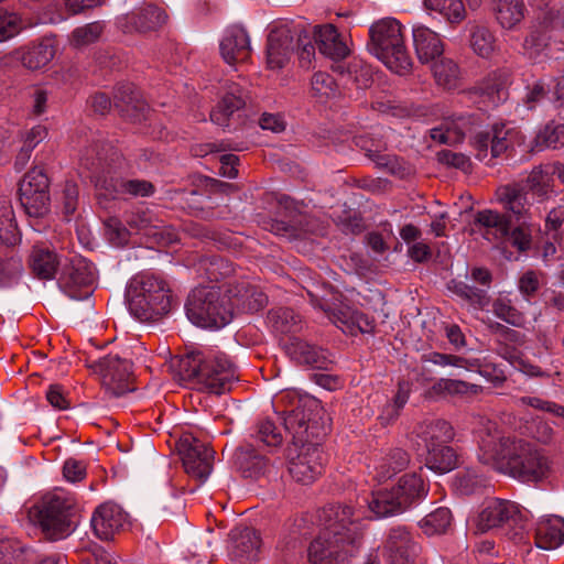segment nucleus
Listing matches in <instances>:
<instances>
[{
    "mask_svg": "<svg viewBox=\"0 0 564 564\" xmlns=\"http://www.w3.org/2000/svg\"><path fill=\"white\" fill-rule=\"evenodd\" d=\"M479 459L494 469L524 484H539L553 473V460L541 448L501 432L486 420L479 430Z\"/></svg>",
    "mask_w": 564,
    "mask_h": 564,
    "instance_id": "nucleus-1",
    "label": "nucleus"
},
{
    "mask_svg": "<svg viewBox=\"0 0 564 564\" xmlns=\"http://www.w3.org/2000/svg\"><path fill=\"white\" fill-rule=\"evenodd\" d=\"M321 530L310 544L311 564H344L362 543L365 524L361 513L346 505H328L318 512Z\"/></svg>",
    "mask_w": 564,
    "mask_h": 564,
    "instance_id": "nucleus-2",
    "label": "nucleus"
},
{
    "mask_svg": "<svg viewBox=\"0 0 564 564\" xmlns=\"http://www.w3.org/2000/svg\"><path fill=\"white\" fill-rule=\"evenodd\" d=\"M173 367L180 381L208 393H226L238 380L234 364L224 354L204 356L202 352H191L176 359Z\"/></svg>",
    "mask_w": 564,
    "mask_h": 564,
    "instance_id": "nucleus-3",
    "label": "nucleus"
},
{
    "mask_svg": "<svg viewBox=\"0 0 564 564\" xmlns=\"http://www.w3.org/2000/svg\"><path fill=\"white\" fill-rule=\"evenodd\" d=\"M124 299L129 312L141 322L158 321L172 308V292L167 282L151 273L130 279Z\"/></svg>",
    "mask_w": 564,
    "mask_h": 564,
    "instance_id": "nucleus-4",
    "label": "nucleus"
},
{
    "mask_svg": "<svg viewBox=\"0 0 564 564\" xmlns=\"http://www.w3.org/2000/svg\"><path fill=\"white\" fill-rule=\"evenodd\" d=\"M403 31L402 24L394 18L380 19L369 28L370 52L399 75H405L412 66Z\"/></svg>",
    "mask_w": 564,
    "mask_h": 564,
    "instance_id": "nucleus-5",
    "label": "nucleus"
},
{
    "mask_svg": "<svg viewBox=\"0 0 564 564\" xmlns=\"http://www.w3.org/2000/svg\"><path fill=\"white\" fill-rule=\"evenodd\" d=\"M30 517L51 540L66 538L77 527V511L74 500L63 491L45 495L31 509Z\"/></svg>",
    "mask_w": 564,
    "mask_h": 564,
    "instance_id": "nucleus-6",
    "label": "nucleus"
},
{
    "mask_svg": "<svg viewBox=\"0 0 564 564\" xmlns=\"http://www.w3.org/2000/svg\"><path fill=\"white\" fill-rule=\"evenodd\" d=\"M188 319L203 328H221L232 319V305L219 286L194 289L186 301Z\"/></svg>",
    "mask_w": 564,
    "mask_h": 564,
    "instance_id": "nucleus-7",
    "label": "nucleus"
},
{
    "mask_svg": "<svg viewBox=\"0 0 564 564\" xmlns=\"http://www.w3.org/2000/svg\"><path fill=\"white\" fill-rule=\"evenodd\" d=\"M322 408L315 399L292 398L289 409L282 411L283 425L292 435V445L315 443L326 435V427L319 423Z\"/></svg>",
    "mask_w": 564,
    "mask_h": 564,
    "instance_id": "nucleus-8",
    "label": "nucleus"
},
{
    "mask_svg": "<svg viewBox=\"0 0 564 564\" xmlns=\"http://www.w3.org/2000/svg\"><path fill=\"white\" fill-rule=\"evenodd\" d=\"M477 158L482 161L488 155L490 147L491 158H498L505 153L524 158L534 151L533 142H525V137L520 129L507 123L492 126L490 132L478 133L475 138Z\"/></svg>",
    "mask_w": 564,
    "mask_h": 564,
    "instance_id": "nucleus-9",
    "label": "nucleus"
},
{
    "mask_svg": "<svg viewBox=\"0 0 564 564\" xmlns=\"http://www.w3.org/2000/svg\"><path fill=\"white\" fill-rule=\"evenodd\" d=\"M383 137V129L376 128L372 132L355 135L352 141L382 172L401 176L412 174V166L408 162L395 155L382 153L387 145Z\"/></svg>",
    "mask_w": 564,
    "mask_h": 564,
    "instance_id": "nucleus-10",
    "label": "nucleus"
},
{
    "mask_svg": "<svg viewBox=\"0 0 564 564\" xmlns=\"http://www.w3.org/2000/svg\"><path fill=\"white\" fill-rule=\"evenodd\" d=\"M100 377L102 386L115 397L132 390V362L117 354H109L88 365Z\"/></svg>",
    "mask_w": 564,
    "mask_h": 564,
    "instance_id": "nucleus-11",
    "label": "nucleus"
},
{
    "mask_svg": "<svg viewBox=\"0 0 564 564\" xmlns=\"http://www.w3.org/2000/svg\"><path fill=\"white\" fill-rule=\"evenodd\" d=\"M95 281L96 269L85 258L75 256L63 263L59 285L70 299H88L93 293L91 288Z\"/></svg>",
    "mask_w": 564,
    "mask_h": 564,
    "instance_id": "nucleus-12",
    "label": "nucleus"
},
{
    "mask_svg": "<svg viewBox=\"0 0 564 564\" xmlns=\"http://www.w3.org/2000/svg\"><path fill=\"white\" fill-rule=\"evenodd\" d=\"M289 473L303 485H310L321 476L324 455L318 443H307L288 448Z\"/></svg>",
    "mask_w": 564,
    "mask_h": 564,
    "instance_id": "nucleus-13",
    "label": "nucleus"
},
{
    "mask_svg": "<svg viewBox=\"0 0 564 564\" xmlns=\"http://www.w3.org/2000/svg\"><path fill=\"white\" fill-rule=\"evenodd\" d=\"M178 452L186 474L205 481L213 469V448L193 436H185L180 442Z\"/></svg>",
    "mask_w": 564,
    "mask_h": 564,
    "instance_id": "nucleus-14",
    "label": "nucleus"
},
{
    "mask_svg": "<svg viewBox=\"0 0 564 564\" xmlns=\"http://www.w3.org/2000/svg\"><path fill=\"white\" fill-rule=\"evenodd\" d=\"M420 546L404 528L391 529L384 545L388 564H414Z\"/></svg>",
    "mask_w": 564,
    "mask_h": 564,
    "instance_id": "nucleus-15",
    "label": "nucleus"
},
{
    "mask_svg": "<svg viewBox=\"0 0 564 564\" xmlns=\"http://www.w3.org/2000/svg\"><path fill=\"white\" fill-rule=\"evenodd\" d=\"M294 26L281 24L274 28L268 36L267 64L270 69H281L290 61L294 48Z\"/></svg>",
    "mask_w": 564,
    "mask_h": 564,
    "instance_id": "nucleus-16",
    "label": "nucleus"
},
{
    "mask_svg": "<svg viewBox=\"0 0 564 564\" xmlns=\"http://www.w3.org/2000/svg\"><path fill=\"white\" fill-rule=\"evenodd\" d=\"M50 178H22L19 183L20 202L26 213L41 217L50 208Z\"/></svg>",
    "mask_w": 564,
    "mask_h": 564,
    "instance_id": "nucleus-17",
    "label": "nucleus"
},
{
    "mask_svg": "<svg viewBox=\"0 0 564 564\" xmlns=\"http://www.w3.org/2000/svg\"><path fill=\"white\" fill-rule=\"evenodd\" d=\"M520 517V509L516 502L503 499H491L486 502L485 508L478 516L477 529L479 532H487L491 529L517 522Z\"/></svg>",
    "mask_w": 564,
    "mask_h": 564,
    "instance_id": "nucleus-18",
    "label": "nucleus"
},
{
    "mask_svg": "<svg viewBox=\"0 0 564 564\" xmlns=\"http://www.w3.org/2000/svg\"><path fill=\"white\" fill-rule=\"evenodd\" d=\"M91 528L100 540H111L127 523V513L112 502L100 505L90 519Z\"/></svg>",
    "mask_w": 564,
    "mask_h": 564,
    "instance_id": "nucleus-19",
    "label": "nucleus"
},
{
    "mask_svg": "<svg viewBox=\"0 0 564 564\" xmlns=\"http://www.w3.org/2000/svg\"><path fill=\"white\" fill-rule=\"evenodd\" d=\"M232 305V312H257L267 305V295L247 280L229 282L225 290Z\"/></svg>",
    "mask_w": 564,
    "mask_h": 564,
    "instance_id": "nucleus-20",
    "label": "nucleus"
},
{
    "mask_svg": "<svg viewBox=\"0 0 564 564\" xmlns=\"http://www.w3.org/2000/svg\"><path fill=\"white\" fill-rule=\"evenodd\" d=\"M220 54L228 65L246 62L251 53L250 39L241 25H231L224 32L220 44Z\"/></svg>",
    "mask_w": 564,
    "mask_h": 564,
    "instance_id": "nucleus-21",
    "label": "nucleus"
},
{
    "mask_svg": "<svg viewBox=\"0 0 564 564\" xmlns=\"http://www.w3.org/2000/svg\"><path fill=\"white\" fill-rule=\"evenodd\" d=\"M284 350L288 356L300 365L311 366L316 369H327L333 360L329 354L315 345H312L299 337H290L284 343Z\"/></svg>",
    "mask_w": 564,
    "mask_h": 564,
    "instance_id": "nucleus-22",
    "label": "nucleus"
},
{
    "mask_svg": "<svg viewBox=\"0 0 564 564\" xmlns=\"http://www.w3.org/2000/svg\"><path fill=\"white\" fill-rule=\"evenodd\" d=\"M261 539L252 528H235L230 532L229 556L237 564H247L258 558Z\"/></svg>",
    "mask_w": 564,
    "mask_h": 564,
    "instance_id": "nucleus-23",
    "label": "nucleus"
},
{
    "mask_svg": "<svg viewBox=\"0 0 564 564\" xmlns=\"http://www.w3.org/2000/svg\"><path fill=\"white\" fill-rule=\"evenodd\" d=\"M91 153L96 154L95 159L87 151L82 162L93 173L109 175L123 172L124 161L110 144H96Z\"/></svg>",
    "mask_w": 564,
    "mask_h": 564,
    "instance_id": "nucleus-24",
    "label": "nucleus"
},
{
    "mask_svg": "<svg viewBox=\"0 0 564 564\" xmlns=\"http://www.w3.org/2000/svg\"><path fill=\"white\" fill-rule=\"evenodd\" d=\"M115 106L133 121H141L150 118V109L147 102L130 84L118 87L115 95Z\"/></svg>",
    "mask_w": 564,
    "mask_h": 564,
    "instance_id": "nucleus-25",
    "label": "nucleus"
},
{
    "mask_svg": "<svg viewBox=\"0 0 564 564\" xmlns=\"http://www.w3.org/2000/svg\"><path fill=\"white\" fill-rule=\"evenodd\" d=\"M315 42L319 52L332 59H343L349 54L345 40L333 24L315 26Z\"/></svg>",
    "mask_w": 564,
    "mask_h": 564,
    "instance_id": "nucleus-26",
    "label": "nucleus"
},
{
    "mask_svg": "<svg viewBox=\"0 0 564 564\" xmlns=\"http://www.w3.org/2000/svg\"><path fill=\"white\" fill-rule=\"evenodd\" d=\"M470 131V118L459 116L445 118L440 126L430 130V138L438 144L455 145Z\"/></svg>",
    "mask_w": 564,
    "mask_h": 564,
    "instance_id": "nucleus-27",
    "label": "nucleus"
},
{
    "mask_svg": "<svg viewBox=\"0 0 564 564\" xmlns=\"http://www.w3.org/2000/svg\"><path fill=\"white\" fill-rule=\"evenodd\" d=\"M412 35L416 55L422 63H430L442 55L444 46L436 32L424 25H415Z\"/></svg>",
    "mask_w": 564,
    "mask_h": 564,
    "instance_id": "nucleus-28",
    "label": "nucleus"
},
{
    "mask_svg": "<svg viewBox=\"0 0 564 564\" xmlns=\"http://www.w3.org/2000/svg\"><path fill=\"white\" fill-rule=\"evenodd\" d=\"M166 18L162 9L152 4H145L126 15L124 31H151L165 23Z\"/></svg>",
    "mask_w": 564,
    "mask_h": 564,
    "instance_id": "nucleus-29",
    "label": "nucleus"
},
{
    "mask_svg": "<svg viewBox=\"0 0 564 564\" xmlns=\"http://www.w3.org/2000/svg\"><path fill=\"white\" fill-rule=\"evenodd\" d=\"M564 543V519L558 516L541 518L535 529V544L543 550H554Z\"/></svg>",
    "mask_w": 564,
    "mask_h": 564,
    "instance_id": "nucleus-30",
    "label": "nucleus"
},
{
    "mask_svg": "<svg viewBox=\"0 0 564 564\" xmlns=\"http://www.w3.org/2000/svg\"><path fill=\"white\" fill-rule=\"evenodd\" d=\"M510 78L507 70H498L478 87L484 106H498L508 98Z\"/></svg>",
    "mask_w": 564,
    "mask_h": 564,
    "instance_id": "nucleus-31",
    "label": "nucleus"
},
{
    "mask_svg": "<svg viewBox=\"0 0 564 564\" xmlns=\"http://www.w3.org/2000/svg\"><path fill=\"white\" fill-rule=\"evenodd\" d=\"M416 433L425 448L446 445L454 438L452 425L441 419L422 422L417 426Z\"/></svg>",
    "mask_w": 564,
    "mask_h": 564,
    "instance_id": "nucleus-32",
    "label": "nucleus"
},
{
    "mask_svg": "<svg viewBox=\"0 0 564 564\" xmlns=\"http://www.w3.org/2000/svg\"><path fill=\"white\" fill-rule=\"evenodd\" d=\"M474 226L487 240L503 239L509 232L507 218L490 209L479 210L475 216Z\"/></svg>",
    "mask_w": 564,
    "mask_h": 564,
    "instance_id": "nucleus-33",
    "label": "nucleus"
},
{
    "mask_svg": "<svg viewBox=\"0 0 564 564\" xmlns=\"http://www.w3.org/2000/svg\"><path fill=\"white\" fill-rule=\"evenodd\" d=\"M494 11L497 22L505 30H516L528 12L522 0H497Z\"/></svg>",
    "mask_w": 564,
    "mask_h": 564,
    "instance_id": "nucleus-34",
    "label": "nucleus"
},
{
    "mask_svg": "<svg viewBox=\"0 0 564 564\" xmlns=\"http://www.w3.org/2000/svg\"><path fill=\"white\" fill-rule=\"evenodd\" d=\"M398 494L399 499L402 501L405 509L412 503L423 499L427 490L421 476L413 474L403 475L395 487L392 488Z\"/></svg>",
    "mask_w": 564,
    "mask_h": 564,
    "instance_id": "nucleus-35",
    "label": "nucleus"
},
{
    "mask_svg": "<svg viewBox=\"0 0 564 564\" xmlns=\"http://www.w3.org/2000/svg\"><path fill=\"white\" fill-rule=\"evenodd\" d=\"M246 104V96L240 87L232 86L212 111L210 120L218 126H227L229 117Z\"/></svg>",
    "mask_w": 564,
    "mask_h": 564,
    "instance_id": "nucleus-36",
    "label": "nucleus"
},
{
    "mask_svg": "<svg viewBox=\"0 0 564 564\" xmlns=\"http://www.w3.org/2000/svg\"><path fill=\"white\" fill-rule=\"evenodd\" d=\"M368 506L377 518L397 516L406 510L392 488L373 492L371 500L368 501Z\"/></svg>",
    "mask_w": 564,
    "mask_h": 564,
    "instance_id": "nucleus-37",
    "label": "nucleus"
},
{
    "mask_svg": "<svg viewBox=\"0 0 564 564\" xmlns=\"http://www.w3.org/2000/svg\"><path fill=\"white\" fill-rule=\"evenodd\" d=\"M61 264V259L54 251L43 247L33 248L31 253V268L33 273L40 279H53Z\"/></svg>",
    "mask_w": 564,
    "mask_h": 564,
    "instance_id": "nucleus-38",
    "label": "nucleus"
},
{
    "mask_svg": "<svg viewBox=\"0 0 564 564\" xmlns=\"http://www.w3.org/2000/svg\"><path fill=\"white\" fill-rule=\"evenodd\" d=\"M457 464L458 456L447 444L426 448L425 465L431 470L445 474L456 468Z\"/></svg>",
    "mask_w": 564,
    "mask_h": 564,
    "instance_id": "nucleus-39",
    "label": "nucleus"
},
{
    "mask_svg": "<svg viewBox=\"0 0 564 564\" xmlns=\"http://www.w3.org/2000/svg\"><path fill=\"white\" fill-rule=\"evenodd\" d=\"M448 290L477 310H484L490 303L486 289L476 288L463 281H451Z\"/></svg>",
    "mask_w": 564,
    "mask_h": 564,
    "instance_id": "nucleus-40",
    "label": "nucleus"
},
{
    "mask_svg": "<svg viewBox=\"0 0 564 564\" xmlns=\"http://www.w3.org/2000/svg\"><path fill=\"white\" fill-rule=\"evenodd\" d=\"M55 55V46L52 40L45 39L42 42L30 46L22 55V63L30 69H39L46 66Z\"/></svg>",
    "mask_w": 564,
    "mask_h": 564,
    "instance_id": "nucleus-41",
    "label": "nucleus"
},
{
    "mask_svg": "<svg viewBox=\"0 0 564 564\" xmlns=\"http://www.w3.org/2000/svg\"><path fill=\"white\" fill-rule=\"evenodd\" d=\"M271 327L281 334L296 333L302 328L301 317L289 307H278L268 314Z\"/></svg>",
    "mask_w": 564,
    "mask_h": 564,
    "instance_id": "nucleus-42",
    "label": "nucleus"
},
{
    "mask_svg": "<svg viewBox=\"0 0 564 564\" xmlns=\"http://www.w3.org/2000/svg\"><path fill=\"white\" fill-rule=\"evenodd\" d=\"M236 464L247 477H257L265 470L268 460L251 446H246L236 453Z\"/></svg>",
    "mask_w": 564,
    "mask_h": 564,
    "instance_id": "nucleus-43",
    "label": "nucleus"
},
{
    "mask_svg": "<svg viewBox=\"0 0 564 564\" xmlns=\"http://www.w3.org/2000/svg\"><path fill=\"white\" fill-rule=\"evenodd\" d=\"M409 462L410 457L405 451L394 448L380 460L377 466V477L379 480L389 479L398 471L403 470L409 465Z\"/></svg>",
    "mask_w": 564,
    "mask_h": 564,
    "instance_id": "nucleus-44",
    "label": "nucleus"
},
{
    "mask_svg": "<svg viewBox=\"0 0 564 564\" xmlns=\"http://www.w3.org/2000/svg\"><path fill=\"white\" fill-rule=\"evenodd\" d=\"M425 8L438 13L449 23H459L466 17L462 0H424Z\"/></svg>",
    "mask_w": 564,
    "mask_h": 564,
    "instance_id": "nucleus-45",
    "label": "nucleus"
},
{
    "mask_svg": "<svg viewBox=\"0 0 564 564\" xmlns=\"http://www.w3.org/2000/svg\"><path fill=\"white\" fill-rule=\"evenodd\" d=\"M469 43L473 51L481 57H489L496 48V37L485 25L475 24L470 28Z\"/></svg>",
    "mask_w": 564,
    "mask_h": 564,
    "instance_id": "nucleus-46",
    "label": "nucleus"
},
{
    "mask_svg": "<svg viewBox=\"0 0 564 564\" xmlns=\"http://www.w3.org/2000/svg\"><path fill=\"white\" fill-rule=\"evenodd\" d=\"M410 397V386L408 382H400L398 384V391L395 395L393 397L391 402H388L381 411V414L379 416L382 424H390L393 421H395L401 410L406 404Z\"/></svg>",
    "mask_w": 564,
    "mask_h": 564,
    "instance_id": "nucleus-47",
    "label": "nucleus"
},
{
    "mask_svg": "<svg viewBox=\"0 0 564 564\" xmlns=\"http://www.w3.org/2000/svg\"><path fill=\"white\" fill-rule=\"evenodd\" d=\"M534 150L558 148L564 145V124L549 123L534 138Z\"/></svg>",
    "mask_w": 564,
    "mask_h": 564,
    "instance_id": "nucleus-48",
    "label": "nucleus"
},
{
    "mask_svg": "<svg viewBox=\"0 0 564 564\" xmlns=\"http://www.w3.org/2000/svg\"><path fill=\"white\" fill-rule=\"evenodd\" d=\"M432 69L440 86L447 89L456 86L459 78V68L452 59L442 58L433 64Z\"/></svg>",
    "mask_w": 564,
    "mask_h": 564,
    "instance_id": "nucleus-49",
    "label": "nucleus"
},
{
    "mask_svg": "<svg viewBox=\"0 0 564 564\" xmlns=\"http://www.w3.org/2000/svg\"><path fill=\"white\" fill-rule=\"evenodd\" d=\"M423 359L440 367L453 366L464 368L466 370H475L479 367L477 359H466L457 355L442 354L437 351L423 355Z\"/></svg>",
    "mask_w": 564,
    "mask_h": 564,
    "instance_id": "nucleus-50",
    "label": "nucleus"
},
{
    "mask_svg": "<svg viewBox=\"0 0 564 564\" xmlns=\"http://www.w3.org/2000/svg\"><path fill=\"white\" fill-rule=\"evenodd\" d=\"M198 270H203L209 281H218L234 271L231 263L221 257L200 259Z\"/></svg>",
    "mask_w": 564,
    "mask_h": 564,
    "instance_id": "nucleus-51",
    "label": "nucleus"
},
{
    "mask_svg": "<svg viewBox=\"0 0 564 564\" xmlns=\"http://www.w3.org/2000/svg\"><path fill=\"white\" fill-rule=\"evenodd\" d=\"M131 228L142 231L145 236L158 237L161 236V226L153 221V215L149 209H140L132 213L128 220Z\"/></svg>",
    "mask_w": 564,
    "mask_h": 564,
    "instance_id": "nucleus-52",
    "label": "nucleus"
},
{
    "mask_svg": "<svg viewBox=\"0 0 564 564\" xmlns=\"http://www.w3.org/2000/svg\"><path fill=\"white\" fill-rule=\"evenodd\" d=\"M492 312L498 318L514 327H520L524 324V315L511 304L509 299H496L492 303Z\"/></svg>",
    "mask_w": 564,
    "mask_h": 564,
    "instance_id": "nucleus-53",
    "label": "nucleus"
},
{
    "mask_svg": "<svg viewBox=\"0 0 564 564\" xmlns=\"http://www.w3.org/2000/svg\"><path fill=\"white\" fill-rule=\"evenodd\" d=\"M253 437L258 443L271 447H278L283 443L282 433L269 419L261 420L257 424Z\"/></svg>",
    "mask_w": 564,
    "mask_h": 564,
    "instance_id": "nucleus-54",
    "label": "nucleus"
},
{
    "mask_svg": "<svg viewBox=\"0 0 564 564\" xmlns=\"http://www.w3.org/2000/svg\"><path fill=\"white\" fill-rule=\"evenodd\" d=\"M452 522L448 508H437L423 519V528L427 534L444 533Z\"/></svg>",
    "mask_w": 564,
    "mask_h": 564,
    "instance_id": "nucleus-55",
    "label": "nucleus"
},
{
    "mask_svg": "<svg viewBox=\"0 0 564 564\" xmlns=\"http://www.w3.org/2000/svg\"><path fill=\"white\" fill-rule=\"evenodd\" d=\"M498 197L507 208L517 215H521L525 209V196L522 191L516 186L507 185L500 187L498 189Z\"/></svg>",
    "mask_w": 564,
    "mask_h": 564,
    "instance_id": "nucleus-56",
    "label": "nucleus"
},
{
    "mask_svg": "<svg viewBox=\"0 0 564 564\" xmlns=\"http://www.w3.org/2000/svg\"><path fill=\"white\" fill-rule=\"evenodd\" d=\"M102 33V24L99 22L88 23L76 28L70 37V43L75 47H82L96 42Z\"/></svg>",
    "mask_w": 564,
    "mask_h": 564,
    "instance_id": "nucleus-57",
    "label": "nucleus"
},
{
    "mask_svg": "<svg viewBox=\"0 0 564 564\" xmlns=\"http://www.w3.org/2000/svg\"><path fill=\"white\" fill-rule=\"evenodd\" d=\"M311 85L313 95L321 101L332 98L336 95V83L334 78L327 73H315Z\"/></svg>",
    "mask_w": 564,
    "mask_h": 564,
    "instance_id": "nucleus-58",
    "label": "nucleus"
},
{
    "mask_svg": "<svg viewBox=\"0 0 564 564\" xmlns=\"http://www.w3.org/2000/svg\"><path fill=\"white\" fill-rule=\"evenodd\" d=\"M23 28L24 24L20 15L4 10L0 11V42L14 37Z\"/></svg>",
    "mask_w": 564,
    "mask_h": 564,
    "instance_id": "nucleus-59",
    "label": "nucleus"
},
{
    "mask_svg": "<svg viewBox=\"0 0 564 564\" xmlns=\"http://www.w3.org/2000/svg\"><path fill=\"white\" fill-rule=\"evenodd\" d=\"M294 44L296 43L299 50V61L303 68H310L312 61L315 58V47L306 34H302V30L294 26L293 33Z\"/></svg>",
    "mask_w": 564,
    "mask_h": 564,
    "instance_id": "nucleus-60",
    "label": "nucleus"
},
{
    "mask_svg": "<svg viewBox=\"0 0 564 564\" xmlns=\"http://www.w3.org/2000/svg\"><path fill=\"white\" fill-rule=\"evenodd\" d=\"M437 389L451 395L477 394L481 387L457 379H441Z\"/></svg>",
    "mask_w": 564,
    "mask_h": 564,
    "instance_id": "nucleus-61",
    "label": "nucleus"
},
{
    "mask_svg": "<svg viewBox=\"0 0 564 564\" xmlns=\"http://www.w3.org/2000/svg\"><path fill=\"white\" fill-rule=\"evenodd\" d=\"M437 161L446 166L454 167L464 174L471 173V162L463 153H455L449 150H443L437 153Z\"/></svg>",
    "mask_w": 564,
    "mask_h": 564,
    "instance_id": "nucleus-62",
    "label": "nucleus"
},
{
    "mask_svg": "<svg viewBox=\"0 0 564 564\" xmlns=\"http://www.w3.org/2000/svg\"><path fill=\"white\" fill-rule=\"evenodd\" d=\"M185 503L178 496H167L159 502V513L162 518H178L184 514Z\"/></svg>",
    "mask_w": 564,
    "mask_h": 564,
    "instance_id": "nucleus-63",
    "label": "nucleus"
},
{
    "mask_svg": "<svg viewBox=\"0 0 564 564\" xmlns=\"http://www.w3.org/2000/svg\"><path fill=\"white\" fill-rule=\"evenodd\" d=\"M356 310L349 306H341L337 310L328 312V318L339 327L344 333H351Z\"/></svg>",
    "mask_w": 564,
    "mask_h": 564,
    "instance_id": "nucleus-64",
    "label": "nucleus"
}]
</instances>
